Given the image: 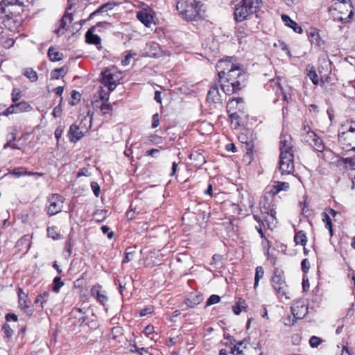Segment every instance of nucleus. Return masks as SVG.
Segmentation results:
<instances>
[{
	"label": "nucleus",
	"instance_id": "obj_1",
	"mask_svg": "<svg viewBox=\"0 0 355 355\" xmlns=\"http://www.w3.org/2000/svg\"><path fill=\"white\" fill-rule=\"evenodd\" d=\"M279 169L282 175H290L295 171L292 138L290 135H282L279 141Z\"/></svg>",
	"mask_w": 355,
	"mask_h": 355
},
{
	"label": "nucleus",
	"instance_id": "obj_2",
	"mask_svg": "<svg viewBox=\"0 0 355 355\" xmlns=\"http://www.w3.org/2000/svg\"><path fill=\"white\" fill-rule=\"evenodd\" d=\"M202 4L198 0H176V10L182 19L198 21L202 16Z\"/></svg>",
	"mask_w": 355,
	"mask_h": 355
},
{
	"label": "nucleus",
	"instance_id": "obj_3",
	"mask_svg": "<svg viewBox=\"0 0 355 355\" xmlns=\"http://www.w3.org/2000/svg\"><path fill=\"white\" fill-rule=\"evenodd\" d=\"M261 0H242L236 5L234 9V18L236 21L241 22L250 18L257 12L260 8Z\"/></svg>",
	"mask_w": 355,
	"mask_h": 355
},
{
	"label": "nucleus",
	"instance_id": "obj_4",
	"mask_svg": "<svg viewBox=\"0 0 355 355\" xmlns=\"http://www.w3.org/2000/svg\"><path fill=\"white\" fill-rule=\"evenodd\" d=\"M338 140L340 145L355 150V121L348 122L339 128Z\"/></svg>",
	"mask_w": 355,
	"mask_h": 355
},
{
	"label": "nucleus",
	"instance_id": "obj_5",
	"mask_svg": "<svg viewBox=\"0 0 355 355\" xmlns=\"http://www.w3.org/2000/svg\"><path fill=\"white\" fill-rule=\"evenodd\" d=\"M102 83L108 87L109 92L113 91L121 79V73L117 68L112 67L102 72Z\"/></svg>",
	"mask_w": 355,
	"mask_h": 355
},
{
	"label": "nucleus",
	"instance_id": "obj_6",
	"mask_svg": "<svg viewBox=\"0 0 355 355\" xmlns=\"http://www.w3.org/2000/svg\"><path fill=\"white\" fill-rule=\"evenodd\" d=\"M49 205L47 212L49 216H53L62 211L64 198L59 194H53L48 198Z\"/></svg>",
	"mask_w": 355,
	"mask_h": 355
},
{
	"label": "nucleus",
	"instance_id": "obj_7",
	"mask_svg": "<svg viewBox=\"0 0 355 355\" xmlns=\"http://www.w3.org/2000/svg\"><path fill=\"white\" fill-rule=\"evenodd\" d=\"M247 77L248 76L245 70L240 66L235 65L227 72L224 78L234 83L239 81L240 83L245 85Z\"/></svg>",
	"mask_w": 355,
	"mask_h": 355
},
{
	"label": "nucleus",
	"instance_id": "obj_8",
	"mask_svg": "<svg viewBox=\"0 0 355 355\" xmlns=\"http://www.w3.org/2000/svg\"><path fill=\"white\" fill-rule=\"evenodd\" d=\"M272 283L274 289L277 291L279 297H285L286 299L288 298L286 295L287 286L284 279L282 278L280 274H277V272H275L272 278Z\"/></svg>",
	"mask_w": 355,
	"mask_h": 355
},
{
	"label": "nucleus",
	"instance_id": "obj_9",
	"mask_svg": "<svg viewBox=\"0 0 355 355\" xmlns=\"http://www.w3.org/2000/svg\"><path fill=\"white\" fill-rule=\"evenodd\" d=\"M219 82L220 83V87L224 93H225L227 95H231L236 92L240 90L245 85L240 83L239 81L237 82H232L230 80H227L225 78H223L222 80H219Z\"/></svg>",
	"mask_w": 355,
	"mask_h": 355
},
{
	"label": "nucleus",
	"instance_id": "obj_10",
	"mask_svg": "<svg viewBox=\"0 0 355 355\" xmlns=\"http://www.w3.org/2000/svg\"><path fill=\"white\" fill-rule=\"evenodd\" d=\"M91 295L94 297L101 304L105 306L108 302V297L107 293L103 289V287L96 284L92 287Z\"/></svg>",
	"mask_w": 355,
	"mask_h": 355
},
{
	"label": "nucleus",
	"instance_id": "obj_11",
	"mask_svg": "<svg viewBox=\"0 0 355 355\" xmlns=\"http://www.w3.org/2000/svg\"><path fill=\"white\" fill-rule=\"evenodd\" d=\"M292 314L295 320L303 318L308 313L307 304L304 300L297 301L291 307Z\"/></svg>",
	"mask_w": 355,
	"mask_h": 355
},
{
	"label": "nucleus",
	"instance_id": "obj_12",
	"mask_svg": "<svg viewBox=\"0 0 355 355\" xmlns=\"http://www.w3.org/2000/svg\"><path fill=\"white\" fill-rule=\"evenodd\" d=\"M235 65L236 64L227 59L219 60L216 66L219 80L224 78L227 72Z\"/></svg>",
	"mask_w": 355,
	"mask_h": 355
},
{
	"label": "nucleus",
	"instance_id": "obj_13",
	"mask_svg": "<svg viewBox=\"0 0 355 355\" xmlns=\"http://www.w3.org/2000/svg\"><path fill=\"white\" fill-rule=\"evenodd\" d=\"M307 142L318 152H322L324 149V145L322 140L316 136L313 132L307 131Z\"/></svg>",
	"mask_w": 355,
	"mask_h": 355
},
{
	"label": "nucleus",
	"instance_id": "obj_14",
	"mask_svg": "<svg viewBox=\"0 0 355 355\" xmlns=\"http://www.w3.org/2000/svg\"><path fill=\"white\" fill-rule=\"evenodd\" d=\"M207 100L209 102L214 103H220V95L219 93L218 84L217 82H214L211 84L208 94L207 96Z\"/></svg>",
	"mask_w": 355,
	"mask_h": 355
},
{
	"label": "nucleus",
	"instance_id": "obj_15",
	"mask_svg": "<svg viewBox=\"0 0 355 355\" xmlns=\"http://www.w3.org/2000/svg\"><path fill=\"white\" fill-rule=\"evenodd\" d=\"M31 239L32 236L29 234L23 236L17 241L15 247L19 251H24V253H27L31 246Z\"/></svg>",
	"mask_w": 355,
	"mask_h": 355
},
{
	"label": "nucleus",
	"instance_id": "obj_16",
	"mask_svg": "<svg viewBox=\"0 0 355 355\" xmlns=\"http://www.w3.org/2000/svg\"><path fill=\"white\" fill-rule=\"evenodd\" d=\"M259 205L261 214L272 213L276 209L275 205L267 197H263L261 199Z\"/></svg>",
	"mask_w": 355,
	"mask_h": 355
},
{
	"label": "nucleus",
	"instance_id": "obj_17",
	"mask_svg": "<svg viewBox=\"0 0 355 355\" xmlns=\"http://www.w3.org/2000/svg\"><path fill=\"white\" fill-rule=\"evenodd\" d=\"M68 136L71 142L76 143L83 137V133L77 125L72 124L69 128Z\"/></svg>",
	"mask_w": 355,
	"mask_h": 355
},
{
	"label": "nucleus",
	"instance_id": "obj_18",
	"mask_svg": "<svg viewBox=\"0 0 355 355\" xmlns=\"http://www.w3.org/2000/svg\"><path fill=\"white\" fill-rule=\"evenodd\" d=\"M73 21V16L71 13L68 11L65 12L62 18L60 21V26L58 29L55 30V33L58 35L63 34L62 30L65 29L66 26Z\"/></svg>",
	"mask_w": 355,
	"mask_h": 355
},
{
	"label": "nucleus",
	"instance_id": "obj_19",
	"mask_svg": "<svg viewBox=\"0 0 355 355\" xmlns=\"http://www.w3.org/2000/svg\"><path fill=\"white\" fill-rule=\"evenodd\" d=\"M113 7L114 4L111 2L104 3L90 15L89 19H92L98 15L106 16L107 15V11L113 9Z\"/></svg>",
	"mask_w": 355,
	"mask_h": 355
},
{
	"label": "nucleus",
	"instance_id": "obj_20",
	"mask_svg": "<svg viewBox=\"0 0 355 355\" xmlns=\"http://www.w3.org/2000/svg\"><path fill=\"white\" fill-rule=\"evenodd\" d=\"M282 19L286 26L292 28L296 33H301L302 32V28L301 26H300L295 21L292 20L288 15H282Z\"/></svg>",
	"mask_w": 355,
	"mask_h": 355
},
{
	"label": "nucleus",
	"instance_id": "obj_21",
	"mask_svg": "<svg viewBox=\"0 0 355 355\" xmlns=\"http://www.w3.org/2000/svg\"><path fill=\"white\" fill-rule=\"evenodd\" d=\"M19 305L21 309L30 308L31 301L28 300V295L21 288H19L18 292Z\"/></svg>",
	"mask_w": 355,
	"mask_h": 355
},
{
	"label": "nucleus",
	"instance_id": "obj_22",
	"mask_svg": "<svg viewBox=\"0 0 355 355\" xmlns=\"http://www.w3.org/2000/svg\"><path fill=\"white\" fill-rule=\"evenodd\" d=\"M203 300V297L201 294L195 293H191L187 298V304L189 307H194L199 304Z\"/></svg>",
	"mask_w": 355,
	"mask_h": 355
},
{
	"label": "nucleus",
	"instance_id": "obj_23",
	"mask_svg": "<svg viewBox=\"0 0 355 355\" xmlns=\"http://www.w3.org/2000/svg\"><path fill=\"white\" fill-rule=\"evenodd\" d=\"M137 17V19L147 27H150L153 21V16L144 11L138 12Z\"/></svg>",
	"mask_w": 355,
	"mask_h": 355
},
{
	"label": "nucleus",
	"instance_id": "obj_24",
	"mask_svg": "<svg viewBox=\"0 0 355 355\" xmlns=\"http://www.w3.org/2000/svg\"><path fill=\"white\" fill-rule=\"evenodd\" d=\"M10 174L15 175L17 178H19L24 175H41V174L35 172L27 171L24 167H18L12 169L10 171Z\"/></svg>",
	"mask_w": 355,
	"mask_h": 355
},
{
	"label": "nucleus",
	"instance_id": "obj_25",
	"mask_svg": "<svg viewBox=\"0 0 355 355\" xmlns=\"http://www.w3.org/2000/svg\"><path fill=\"white\" fill-rule=\"evenodd\" d=\"M252 33V31L251 30L248 29L241 25L238 26L236 29V34L238 37L239 42L241 44L242 40L250 36Z\"/></svg>",
	"mask_w": 355,
	"mask_h": 355
},
{
	"label": "nucleus",
	"instance_id": "obj_26",
	"mask_svg": "<svg viewBox=\"0 0 355 355\" xmlns=\"http://www.w3.org/2000/svg\"><path fill=\"white\" fill-rule=\"evenodd\" d=\"M92 29H93V28L89 29L87 31V33L85 34L86 42L88 44H95V45L100 44L101 39L98 35L93 33Z\"/></svg>",
	"mask_w": 355,
	"mask_h": 355
},
{
	"label": "nucleus",
	"instance_id": "obj_27",
	"mask_svg": "<svg viewBox=\"0 0 355 355\" xmlns=\"http://www.w3.org/2000/svg\"><path fill=\"white\" fill-rule=\"evenodd\" d=\"M276 211H273L272 213H266L263 215L264 222L266 223L269 229H272L276 224Z\"/></svg>",
	"mask_w": 355,
	"mask_h": 355
},
{
	"label": "nucleus",
	"instance_id": "obj_28",
	"mask_svg": "<svg viewBox=\"0 0 355 355\" xmlns=\"http://www.w3.org/2000/svg\"><path fill=\"white\" fill-rule=\"evenodd\" d=\"M15 104L17 114L21 112H28L33 109L31 105L26 101L15 103Z\"/></svg>",
	"mask_w": 355,
	"mask_h": 355
},
{
	"label": "nucleus",
	"instance_id": "obj_29",
	"mask_svg": "<svg viewBox=\"0 0 355 355\" xmlns=\"http://www.w3.org/2000/svg\"><path fill=\"white\" fill-rule=\"evenodd\" d=\"M322 220L323 223L325 224V227L328 229L330 233V236H332L334 232H333V225L331 222V219L327 212H322Z\"/></svg>",
	"mask_w": 355,
	"mask_h": 355
},
{
	"label": "nucleus",
	"instance_id": "obj_30",
	"mask_svg": "<svg viewBox=\"0 0 355 355\" xmlns=\"http://www.w3.org/2000/svg\"><path fill=\"white\" fill-rule=\"evenodd\" d=\"M48 55L52 62L60 61L63 58L62 53L55 51L53 47H50L48 50Z\"/></svg>",
	"mask_w": 355,
	"mask_h": 355
},
{
	"label": "nucleus",
	"instance_id": "obj_31",
	"mask_svg": "<svg viewBox=\"0 0 355 355\" xmlns=\"http://www.w3.org/2000/svg\"><path fill=\"white\" fill-rule=\"evenodd\" d=\"M289 188V184L286 182H276L271 191L273 194H277L281 191H287Z\"/></svg>",
	"mask_w": 355,
	"mask_h": 355
},
{
	"label": "nucleus",
	"instance_id": "obj_32",
	"mask_svg": "<svg viewBox=\"0 0 355 355\" xmlns=\"http://www.w3.org/2000/svg\"><path fill=\"white\" fill-rule=\"evenodd\" d=\"M67 67L55 69L51 73V78L59 79L60 77H63L67 73Z\"/></svg>",
	"mask_w": 355,
	"mask_h": 355
},
{
	"label": "nucleus",
	"instance_id": "obj_33",
	"mask_svg": "<svg viewBox=\"0 0 355 355\" xmlns=\"http://www.w3.org/2000/svg\"><path fill=\"white\" fill-rule=\"evenodd\" d=\"M294 241L296 245H305L306 243V236L303 231L297 232L294 236Z\"/></svg>",
	"mask_w": 355,
	"mask_h": 355
},
{
	"label": "nucleus",
	"instance_id": "obj_34",
	"mask_svg": "<svg viewBox=\"0 0 355 355\" xmlns=\"http://www.w3.org/2000/svg\"><path fill=\"white\" fill-rule=\"evenodd\" d=\"M18 0H3L0 2V15L3 16L6 10L9 6H12L17 2Z\"/></svg>",
	"mask_w": 355,
	"mask_h": 355
},
{
	"label": "nucleus",
	"instance_id": "obj_35",
	"mask_svg": "<svg viewBox=\"0 0 355 355\" xmlns=\"http://www.w3.org/2000/svg\"><path fill=\"white\" fill-rule=\"evenodd\" d=\"M264 270L261 266H257L255 271L254 288H257L259 286V279L263 277Z\"/></svg>",
	"mask_w": 355,
	"mask_h": 355
},
{
	"label": "nucleus",
	"instance_id": "obj_36",
	"mask_svg": "<svg viewBox=\"0 0 355 355\" xmlns=\"http://www.w3.org/2000/svg\"><path fill=\"white\" fill-rule=\"evenodd\" d=\"M24 75L31 82H35L37 80V74L32 68L26 69L24 70Z\"/></svg>",
	"mask_w": 355,
	"mask_h": 355
},
{
	"label": "nucleus",
	"instance_id": "obj_37",
	"mask_svg": "<svg viewBox=\"0 0 355 355\" xmlns=\"http://www.w3.org/2000/svg\"><path fill=\"white\" fill-rule=\"evenodd\" d=\"M64 286V283L61 280V277H55L53 281L52 290L55 293H58L60 288Z\"/></svg>",
	"mask_w": 355,
	"mask_h": 355
},
{
	"label": "nucleus",
	"instance_id": "obj_38",
	"mask_svg": "<svg viewBox=\"0 0 355 355\" xmlns=\"http://www.w3.org/2000/svg\"><path fill=\"white\" fill-rule=\"evenodd\" d=\"M14 17V14L11 11L10 6L8 7V8L6 10L5 13L3 16L0 15V20L2 21V23H6V20L9 21L10 19H12Z\"/></svg>",
	"mask_w": 355,
	"mask_h": 355
},
{
	"label": "nucleus",
	"instance_id": "obj_39",
	"mask_svg": "<svg viewBox=\"0 0 355 355\" xmlns=\"http://www.w3.org/2000/svg\"><path fill=\"white\" fill-rule=\"evenodd\" d=\"M47 235L49 238L53 240H58L60 239V235L56 232L55 227H49L47 228Z\"/></svg>",
	"mask_w": 355,
	"mask_h": 355
},
{
	"label": "nucleus",
	"instance_id": "obj_40",
	"mask_svg": "<svg viewBox=\"0 0 355 355\" xmlns=\"http://www.w3.org/2000/svg\"><path fill=\"white\" fill-rule=\"evenodd\" d=\"M307 69L309 70L308 76L310 78V80L312 81V83L314 85H318V76L315 71L313 69V67H310V69H309L307 68Z\"/></svg>",
	"mask_w": 355,
	"mask_h": 355
},
{
	"label": "nucleus",
	"instance_id": "obj_41",
	"mask_svg": "<svg viewBox=\"0 0 355 355\" xmlns=\"http://www.w3.org/2000/svg\"><path fill=\"white\" fill-rule=\"evenodd\" d=\"M135 253V252L132 248H127L124 258L123 259V263L130 262L133 259Z\"/></svg>",
	"mask_w": 355,
	"mask_h": 355
},
{
	"label": "nucleus",
	"instance_id": "obj_42",
	"mask_svg": "<svg viewBox=\"0 0 355 355\" xmlns=\"http://www.w3.org/2000/svg\"><path fill=\"white\" fill-rule=\"evenodd\" d=\"M49 293L48 291H44V292L40 293V295H37V297L35 301V304L41 303V308L43 309L44 308L43 304H44V302H46L45 298H46L49 296Z\"/></svg>",
	"mask_w": 355,
	"mask_h": 355
},
{
	"label": "nucleus",
	"instance_id": "obj_43",
	"mask_svg": "<svg viewBox=\"0 0 355 355\" xmlns=\"http://www.w3.org/2000/svg\"><path fill=\"white\" fill-rule=\"evenodd\" d=\"M110 92H105L101 88V90H98V96L100 100L102 101V103H107L109 100V94Z\"/></svg>",
	"mask_w": 355,
	"mask_h": 355
},
{
	"label": "nucleus",
	"instance_id": "obj_44",
	"mask_svg": "<svg viewBox=\"0 0 355 355\" xmlns=\"http://www.w3.org/2000/svg\"><path fill=\"white\" fill-rule=\"evenodd\" d=\"M12 101L15 103L21 97V92L18 88H13L12 90Z\"/></svg>",
	"mask_w": 355,
	"mask_h": 355
},
{
	"label": "nucleus",
	"instance_id": "obj_45",
	"mask_svg": "<svg viewBox=\"0 0 355 355\" xmlns=\"http://www.w3.org/2000/svg\"><path fill=\"white\" fill-rule=\"evenodd\" d=\"M254 218L257 222L259 223V226H256V229L257 230L258 232L261 235V238H263V233L262 231V226H264V223L263 220L261 218L260 216H258L257 215L254 216Z\"/></svg>",
	"mask_w": 355,
	"mask_h": 355
},
{
	"label": "nucleus",
	"instance_id": "obj_46",
	"mask_svg": "<svg viewBox=\"0 0 355 355\" xmlns=\"http://www.w3.org/2000/svg\"><path fill=\"white\" fill-rule=\"evenodd\" d=\"M112 110V106L110 104H108L107 103H102L101 105L100 106V110L102 114L103 115L110 114Z\"/></svg>",
	"mask_w": 355,
	"mask_h": 355
},
{
	"label": "nucleus",
	"instance_id": "obj_47",
	"mask_svg": "<svg viewBox=\"0 0 355 355\" xmlns=\"http://www.w3.org/2000/svg\"><path fill=\"white\" fill-rule=\"evenodd\" d=\"M343 163L348 167L352 168V169L355 168V156L346 157L343 159Z\"/></svg>",
	"mask_w": 355,
	"mask_h": 355
},
{
	"label": "nucleus",
	"instance_id": "obj_48",
	"mask_svg": "<svg viewBox=\"0 0 355 355\" xmlns=\"http://www.w3.org/2000/svg\"><path fill=\"white\" fill-rule=\"evenodd\" d=\"M220 297L217 295H211L207 300L206 305L210 306L212 304H215L220 301Z\"/></svg>",
	"mask_w": 355,
	"mask_h": 355
},
{
	"label": "nucleus",
	"instance_id": "obj_49",
	"mask_svg": "<svg viewBox=\"0 0 355 355\" xmlns=\"http://www.w3.org/2000/svg\"><path fill=\"white\" fill-rule=\"evenodd\" d=\"M321 341L320 338L313 336L309 339V344L312 347H317L320 344Z\"/></svg>",
	"mask_w": 355,
	"mask_h": 355
},
{
	"label": "nucleus",
	"instance_id": "obj_50",
	"mask_svg": "<svg viewBox=\"0 0 355 355\" xmlns=\"http://www.w3.org/2000/svg\"><path fill=\"white\" fill-rule=\"evenodd\" d=\"M5 335L6 337L10 338L12 336L13 330L11 329L10 325L8 324H4L2 328Z\"/></svg>",
	"mask_w": 355,
	"mask_h": 355
},
{
	"label": "nucleus",
	"instance_id": "obj_51",
	"mask_svg": "<svg viewBox=\"0 0 355 355\" xmlns=\"http://www.w3.org/2000/svg\"><path fill=\"white\" fill-rule=\"evenodd\" d=\"M12 114H17L16 110H15V104L13 103L11 105H10L3 113L4 116H9Z\"/></svg>",
	"mask_w": 355,
	"mask_h": 355
},
{
	"label": "nucleus",
	"instance_id": "obj_52",
	"mask_svg": "<svg viewBox=\"0 0 355 355\" xmlns=\"http://www.w3.org/2000/svg\"><path fill=\"white\" fill-rule=\"evenodd\" d=\"M153 311V306H147V307L140 310L139 315L141 317L146 316V315L151 313Z\"/></svg>",
	"mask_w": 355,
	"mask_h": 355
},
{
	"label": "nucleus",
	"instance_id": "obj_53",
	"mask_svg": "<svg viewBox=\"0 0 355 355\" xmlns=\"http://www.w3.org/2000/svg\"><path fill=\"white\" fill-rule=\"evenodd\" d=\"M91 188L94 193V195L98 197L100 193V187L98 184L96 182H92L91 183Z\"/></svg>",
	"mask_w": 355,
	"mask_h": 355
},
{
	"label": "nucleus",
	"instance_id": "obj_54",
	"mask_svg": "<svg viewBox=\"0 0 355 355\" xmlns=\"http://www.w3.org/2000/svg\"><path fill=\"white\" fill-rule=\"evenodd\" d=\"M135 53H132L131 52L128 53L124 58V59L122 60L121 64L123 66H127L130 63V60L132 58L133 55Z\"/></svg>",
	"mask_w": 355,
	"mask_h": 355
},
{
	"label": "nucleus",
	"instance_id": "obj_55",
	"mask_svg": "<svg viewBox=\"0 0 355 355\" xmlns=\"http://www.w3.org/2000/svg\"><path fill=\"white\" fill-rule=\"evenodd\" d=\"M302 270L304 272H307L309 269V261L308 259H304L301 262Z\"/></svg>",
	"mask_w": 355,
	"mask_h": 355
},
{
	"label": "nucleus",
	"instance_id": "obj_56",
	"mask_svg": "<svg viewBox=\"0 0 355 355\" xmlns=\"http://www.w3.org/2000/svg\"><path fill=\"white\" fill-rule=\"evenodd\" d=\"M153 122H152V128H157L159 124V114L158 113H155L153 115Z\"/></svg>",
	"mask_w": 355,
	"mask_h": 355
},
{
	"label": "nucleus",
	"instance_id": "obj_57",
	"mask_svg": "<svg viewBox=\"0 0 355 355\" xmlns=\"http://www.w3.org/2000/svg\"><path fill=\"white\" fill-rule=\"evenodd\" d=\"M90 173L89 172V169L87 168H83L80 169L77 173V177L80 178L82 176H89Z\"/></svg>",
	"mask_w": 355,
	"mask_h": 355
},
{
	"label": "nucleus",
	"instance_id": "obj_58",
	"mask_svg": "<svg viewBox=\"0 0 355 355\" xmlns=\"http://www.w3.org/2000/svg\"><path fill=\"white\" fill-rule=\"evenodd\" d=\"M243 308L244 306L241 303H238L232 306V310L236 315H239Z\"/></svg>",
	"mask_w": 355,
	"mask_h": 355
},
{
	"label": "nucleus",
	"instance_id": "obj_59",
	"mask_svg": "<svg viewBox=\"0 0 355 355\" xmlns=\"http://www.w3.org/2000/svg\"><path fill=\"white\" fill-rule=\"evenodd\" d=\"M159 152V150L158 149H157V148H152L150 150H147L146 152L145 155L146 156H152V157H157Z\"/></svg>",
	"mask_w": 355,
	"mask_h": 355
},
{
	"label": "nucleus",
	"instance_id": "obj_60",
	"mask_svg": "<svg viewBox=\"0 0 355 355\" xmlns=\"http://www.w3.org/2000/svg\"><path fill=\"white\" fill-rule=\"evenodd\" d=\"M101 230L103 232V234H107V236L109 239H112V236H113V232H110V228L106 226V225H103L101 227Z\"/></svg>",
	"mask_w": 355,
	"mask_h": 355
},
{
	"label": "nucleus",
	"instance_id": "obj_61",
	"mask_svg": "<svg viewBox=\"0 0 355 355\" xmlns=\"http://www.w3.org/2000/svg\"><path fill=\"white\" fill-rule=\"evenodd\" d=\"M154 331V327L152 325H148L145 327L144 330V333L146 336H149L150 334H152Z\"/></svg>",
	"mask_w": 355,
	"mask_h": 355
},
{
	"label": "nucleus",
	"instance_id": "obj_62",
	"mask_svg": "<svg viewBox=\"0 0 355 355\" xmlns=\"http://www.w3.org/2000/svg\"><path fill=\"white\" fill-rule=\"evenodd\" d=\"M320 37L318 33H311V42H315L318 45H320Z\"/></svg>",
	"mask_w": 355,
	"mask_h": 355
},
{
	"label": "nucleus",
	"instance_id": "obj_63",
	"mask_svg": "<svg viewBox=\"0 0 355 355\" xmlns=\"http://www.w3.org/2000/svg\"><path fill=\"white\" fill-rule=\"evenodd\" d=\"M295 322V320L293 319L291 316H288L284 319V324L285 325H288V326L293 325V324H294Z\"/></svg>",
	"mask_w": 355,
	"mask_h": 355
},
{
	"label": "nucleus",
	"instance_id": "obj_64",
	"mask_svg": "<svg viewBox=\"0 0 355 355\" xmlns=\"http://www.w3.org/2000/svg\"><path fill=\"white\" fill-rule=\"evenodd\" d=\"M242 352L241 350H240L239 347L236 345H234L233 347L231 349V353L234 355H239Z\"/></svg>",
	"mask_w": 355,
	"mask_h": 355
}]
</instances>
